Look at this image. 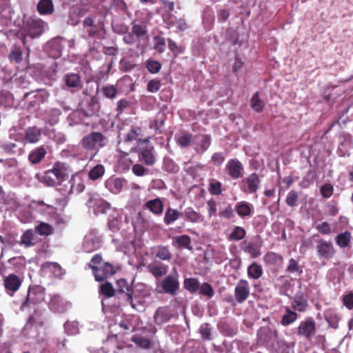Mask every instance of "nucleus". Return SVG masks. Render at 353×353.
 Here are the masks:
<instances>
[{"label":"nucleus","mask_w":353,"mask_h":353,"mask_svg":"<svg viewBox=\"0 0 353 353\" xmlns=\"http://www.w3.org/2000/svg\"><path fill=\"white\" fill-rule=\"evenodd\" d=\"M103 261V258L101 254H94L89 263L87 264L88 267L92 270V274L97 281H103L107 278L112 276L116 273L114 267L110 263L105 262L101 267L98 265Z\"/></svg>","instance_id":"1"},{"label":"nucleus","mask_w":353,"mask_h":353,"mask_svg":"<svg viewBox=\"0 0 353 353\" xmlns=\"http://www.w3.org/2000/svg\"><path fill=\"white\" fill-rule=\"evenodd\" d=\"M69 176L68 166L65 163L57 162L52 170L46 171V185H61Z\"/></svg>","instance_id":"2"},{"label":"nucleus","mask_w":353,"mask_h":353,"mask_svg":"<svg viewBox=\"0 0 353 353\" xmlns=\"http://www.w3.org/2000/svg\"><path fill=\"white\" fill-rule=\"evenodd\" d=\"M107 137L99 132H92L81 140V146L86 150H98L105 146Z\"/></svg>","instance_id":"3"},{"label":"nucleus","mask_w":353,"mask_h":353,"mask_svg":"<svg viewBox=\"0 0 353 353\" xmlns=\"http://www.w3.org/2000/svg\"><path fill=\"white\" fill-rule=\"evenodd\" d=\"M174 272L165 276L161 283V288L163 292L170 295H176L179 289V274L174 270Z\"/></svg>","instance_id":"4"},{"label":"nucleus","mask_w":353,"mask_h":353,"mask_svg":"<svg viewBox=\"0 0 353 353\" xmlns=\"http://www.w3.org/2000/svg\"><path fill=\"white\" fill-rule=\"evenodd\" d=\"M44 300V292L41 287L34 286L29 288L26 301L22 303L21 308L24 309L31 304L37 305Z\"/></svg>","instance_id":"5"},{"label":"nucleus","mask_w":353,"mask_h":353,"mask_svg":"<svg viewBox=\"0 0 353 353\" xmlns=\"http://www.w3.org/2000/svg\"><path fill=\"white\" fill-rule=\"evenodd\" d=\"M43 23L41 19L35 17L29 18L26 23L24 30L26 35L31 38H35L40 36L43 32Z\"/></svg>","instance_id":"6"},{"label":"nucleus","mask_w":353,"mask_h":353,"mask_svg":"<svg viewBox=\"0 0 353 353\" xmlns=\"http://www.w3.org/2000/svg\"><path fill=\"white\" fill-rule=\"evenodd\" d=\"M225 171L232 179L236 180L243 177L244 167L239 160L237 159H232L226 163Z\"/></svg>","instance_id":"7"},{"label":"nucleus","mask_w":353,"mask_h":353,"mask_svg":"<svg viewBox=\"0 0 353 353\" xmlns=\"http://www.w3.org/2000/svg\"><path fill=\"white\" fill-rule=\"evenodd\" d=\"M316 331V323L312 318H307L301 321L297 328L298 335L305 337L307 340H310Z\"/></svg>","instance_id":"8"},{"label":"nucleus","mask_w":353,"mask_h":353,"mask_svg":"<svg viewBox=\"0 0 353 353\" xmlns=\"http://www.w3.org/2000/svg\"><path fill=\"white\" fill-rule=\"evenodd\" d=\"M250 285L245 279H241L234 288V297L237 303H242L250 296Z\"/></svg>","instance_id":"9"},{"label":"nucleus","mask_w":353,"mask_h":353,"mask_svg":"<svg viewBox=\"0 0 353 353\" xmlns=\"http://www.w3.org/2000/svg\"><path fill=\"white\" fill-rule=\"evenodd\" d=\"M316 250L320 258L330 259L335 254V250L330 241L321 239L316 245Z\"/></svg>","instance_id":"10"},{"label":"nucleus","mask_w":353,"mask_h":353,"mask_svg":"<svg viewBox=\"0 0 353 353\" xmlns=\"http://www.w3.org/2000/svg\"><path fill=\"white\" fill-rule=\"evenodd\" d=\"M23 279L14 274H10L3 279V285L8 294L12 295L21 287Z\"/></svg>","instance_id":"11"},{"label":"nucleus","mask_w":353,"mask_h":353,"mask_svg":"<svg viewBox=\"0 0 353 353\" xmlns=\"http://www.w3.org/2000/svg\"><path fill=\"white\" fill-rule=\"evenodd\" d=\"M246 183L247 187L243 188L244 192L245 193H255L256 192L261 180L259 177V175L256 173H252L250 174L244 181Z\"/></svg>","instance_id":"12"},{"label":"nucleus","mask_w":353,"mask_h":353,"mask_svg":"<svg viewBox=\"0 0 353 353\" xmlns=\"http://www.w3.org/2000/svg\"><path fill=\"white\" fill-rule=\"evenodd\" d=\"M48 307L54 312L63 313L67 310V303L59 295H54L50 299Z\"/></svg>","instance_id":"13"},{"label":"nucleus","mask_w":353,"mask_h":353,"mask_svg":"<svg viewBox=\"0 0 353 353\" xmlns=\"http://www.w3.org/2000/svg\"><path fill=\"white\" fill-rule=\"evenodd\" d=\"M263 261L266 265L280 268L283 263V257L278 253L268 252L263 256Z\"/></svg>","instance_id":"14"},{"label":"nucleus","mask_w":353,"mask_h":353,"mask_svg":"<svg viewBox=\"0 0 353 353\" xmlns=\"http://www.w3.org/2000/svg\"><path fill=\"white\" fill-rule=\"evenodd\" d=\"M172 315L168 307H159L154 315V323L157 325L163 324L172 318Z\"/></svg>","instance_id":"15"},{"label":"nucleus","mask_w":353,"mask_h":353,"mask_svg":"<svg viewBox=\"0 0 353 353\" xmlns=\"http://www.w3.org/2000/svg\"><path fill=\"white\" fill-rule=\"evenodd\" d=\"M117 285L118 288V292L121 293H125L127 296V301L131 305V306L134 308V305L133 303L132 298V289L129 285L127 281L124 279H119L117 281Z\"/></svg>","instance_id":"16"},{"label":"nucleus","mask_w":353,"mask_h":353,"mask_svg":"<svg viewBox=\"0 0 353 353\" xmlns=\"http://www.w3.org/2000/svg\"><path fill=\"white\" fill-rule=\"evenodd\" d=\"M144 208L149 210L154 215L159 216L163 212V203L160 198H156L148 201L144 204Z\"/></svg>","instance_id":"17"},{"label":"nucleus","mask_w":353,"mask_h":353,"mask_svg":"<svg viewBox=\"0 0 353 353\" xmlns=\"http://www.w3.org/2000/svg\"><path fill=\"white\" fill-rule=\"evenodd\" d=\"M100 243L99 238L93 235H88L85 236L83 241V248L86 252H92L99 248Z\"/></svg>","instance_id":"18"},{"label":"nucleus","mask_w":353,"mask_h":353,"mask_svg":"<svg viewBox=\"0 0 353 353\" xmlns=\"http://www.w3.org/2000/svg\"><path fill=\"white\" fill-rule=\"evenodd\" d=\"M46 273L50 274L49 276L53 278L61 279L64 274V271L61 265L54 262H46Z\"/></svg>","instance_id":"19"},{"label":"nucleus","mask_w":353,"mask_h":353,"mask_svg":"<svg viewBox=\"0 0 353 353\" xmlns=\"http://www.w3.org/2000/svg\"><path fill=\"white\" fill-rule=\"evenodd\" d=\"M148 270L154 277L158 278L167 274L168 266L163 263H150L148 265Z\"/></svg>","instance_id":"20"},{"label":"nucleus","mask_w":353,"mask_h":353,"mask_svg":"<svg viewBox=\"0 0 353 353\" xmlns=\"http://www.w3.org/2000/svg\"><path fill=\"white\" fill-rule=\"evenodd\" d=\"M292 307L299 312H305L308 304L307 299L304 297L303 293H299L295 295L292 302Z\"/></svg>","instance_id":"21"},{"label":"nucleus","mask_w":353,"mask_h":353,"mask_svg":"<svg viewBox=\"0 0 353 353\" xmlns=\"http://www.w3.org/2000/svg\"><path fill=\"white\" fill-rule=\"evenodd\" d=\"M124 184V179L121 178L109 179L105 181V187L112 193L120 192Z\"/></svg>","instance_id":"22"},{"label":"nucleus","mask_w":353,"mask_h":353,"mask_svg":"<svg viewBox=\"0 0 353 353\" xmlns=\"http://www.w3.org/2000/svg\"><path fill=\"white\" fill-rule=\"evenodd\" d=\"M234 210L240 217L244 218L251 215L252 205L245 201H240L236 204Z\"/></svg>","instance_id":"23"},{"label":"nucleus","mask_w":353,"mask_h":353,"mask_svg":"<svg viewBox=\"0 0 353 353\" xmlns=\"http://www.w3.org/2000/svg\"><path fill=\"white\" fill-rule=\"evenodd\" d=\"M181 215L177 210L169 207L165 212L163 222L166 225H169L176 221Z\"/></svg>","instance_id":"24"},{"label":"nucleus","mask_w":353,"mask_h":353,"mask_svg":"<svg viewBox=\"0 0 353 353\" xmlns=\"http://www.w3.org/2000/svg\"><path fill=\"white\" fill-rule=\"evenodd\" d=\"M70 183L71 184L70 192L72 194L82 192L85 189L82 179L77 175L72 176Z\"/></svg>","instance_id":"25"},{"label":"nucleus","mask_w":353,"mask_h":353,"mask_svg":"<svg viewBox=\"0 0 353 353\" xmlns=\"http://www.w3.org/2000/svg\"><path fill=\"white\" fill-rule=\"evenodd\" d=\"M41 130L36 127L28 128L26 132L25 140L30 143L37 142L41 138Z\"/></svg>","instance_id":"26"},{"label":"nucleus","mask_w":353,"mask_h":353,"mask_svg":"<svg viewBox=\"0 0 353 353\" xmlns=\"http://www.w3.org/2000/svg\"><path fill=\"white\" fill-rule=\"evenodd\" d=\"M48 56L57 59L61 56V45L59 40H54L48 43Z\"/></svg>","instance_id":"27"},{"label":"nucleus","mask_w":353,"mask_h":353,"mask_svg":"<svg viewBox=\"0 0 353 353\" xmlns=\"http://www.w3.org/2000/svg\"><path fill=\"white\" fill-rule=\"evenodd\" d=\"M140 161H143L147 165H152L156 161L155 157L152 152V149H143L139 154Z\"/></svg>","instance_id":"28"},{"label":"nucleus","mask_w":353,"mask_h":353,"mask_svg":"<svg viewBox=\"0 0 353 353\" xmlns=\"http://www.w3.org/2000/svg\"><path fill=\"white\" fill-rule=\"evenodd\" d=\"M175 139L178 145L181 147H188L192 142V135L185 131L181 132L176 134Z\"/></svg>","instance_id":"29"},{"label":"nucleus","mask_w":353,"mask_h":353,"mask_svg":"<svg viewBox=\"0 0 353 353\" xmlns=\"http://www.w3.org/2000/svg\"><path fill=\"white\" fill-rule=\"evenodd\" d=\"M37 241L32 229L26 230L21 237V243L26 247L34 245Z\"/></svg>","instance_id":"30"},{"label":"nucleus","mask_w":353,"mask_h":353,"mask_svg":"<svg viewBox=\"0 0 353 353\" xmlns=\"http://www.w3.org/2000/svg\"><path fill=\"white\" fill-rule=\"evenodd\" d=\"M8 59L11 63H19L23 60V52L19 46H14L8 55Z\"/></svg>","instance_id":"31"},{"label":"nucleus","mask_w":353,"mask_h":353,"mask_svg":"<svg viewBox=\"0 0 353 353\" xmlns=\"http://www.w3.org/2000/svg\"><path fill=\"white\" fill-rule=\"evenodd\" d=\"M351 237V233L348 231L340 233L336 236V243L340 248H346L350 243Z\"/></svg>","instance_id":"32"},{"label":"nucleus","mask_w":353,"mask_h":353,"mask_svg":"<svg viewBox=\"0 0 353 353\" xmlns=\"http://www.w3.org/2000/svg\"><path fill=\"white\" fill-rule=\"evenodd\" d=\"M183 214L185 219L192 223H198L202 221L201 214L194 210L192 208H188Z\"/></svg>","instance_id":"33"},{"label":"nucleus","mask_w":353,"mask_h":353,"mask_svg":"<svg viewBox=\"0 0 353 353\" xmlns=\"http://www.w3.org/2000/svg\"><path fill=\"white\" fill-rule=\"evenodd\" d=\"M165 116L162 113H159L157 115V118L153 121H151L149 127L151 129H153L155 131V133L161 132V128L164 125Z\"/></svg>","instance_id":"34"},{"label":"nucleus","mask_w":353,"mask_h":353,"mask_svg":"<svg viewBox=\"0 0 353 353\" xmlns=\"http://www.w3.org/2000/svg\"><path fill=\"white\" fill-rule=\"evenodd\" d=\"M263 274V269L261 265L256 263H252L248 268V274L254 279H259Z\"/></svg>","instance_id":"35"},{"label":"nucleus","mask_w":353,"mask_h":353,"mask_svg":"<svg viewBox=\"0 0 353 353\" xmlns=\"http://www.w3.org/2000/svg\"><path fill=\"white\" fill-rule=\"evenodd\" d=\"M286 272L290 274H296L299 276L303 273V268L296 259H290L286 268Z\"/></svg>","instance_id":"36"},{"label":"nucleus","mask_w":353,"mask_h":353,"mask_svg":"<svg viewBox=\"0 0 353 353\" xmlns=\"http://www.w3.org/2000/svg\"><path fill=\"white\" fill-rule=\"evenodd\" d=\"M251 108L256 112H261L264 108V102L260 99L259 92H255L251 99Z\"/></svg>","instance_id":"37"},{"label":"nucleus","mask_w":353,"mask_h":353,"mask_svg":"<svg viewBox=\"0 0 353 353\" xmlns=\"http://www.w3.org/2000/svg\"><path fill=\"white\" fill-rule=\"evenodd\" d=\"M286 313L283 316L281 324L284 326L288 325L294 322L297 319V314L292 311L289 307L285 308Z\"/></svg>","instance_id":"38"},{"label":"nucleus","mask_w":353,"mask_h":353,"mask_svg":"<svg viewBox=\"0 0 353 353\" xmlns=\"http://www.w3.org/2000/svg\"><path fill=\"white\" fill-rule=\"evenodd\" d=\"M65 82L68 87L77 88L80 85L81 78L77 74L70 73L65 75Z\"/></svg>","instance_id":"39"},{"label":"nucleus","mask_w":353,"mask_h":353,"mask_svg":"<svg viewBox=\"0 0 353 353\" xmlns=\"http://www.w3.org/2000/svg\"><path fill=\"white\" fill-rule=\"evenodd\" d=\"M131 31L138 40H140L147 36L148 33L147 27L143 24H133Z\"/></svg>","instance_id":"40"},{"label":"nucleus","mask_w":353,"mask_h":353,"mask_svg":"<svg viewBox=\"0 0 353 353\" xmlns=\"http://www.w3.org/2000/svg\"><path fill=\"white\" fill-rule=\"evenodd\" d=\"M243 249L249 253L252 257L256 258L261 254L260 249L251 242H243Z\"/></svg>","instance_id":"41"},{"label":"nucleus","mask_w":353,"mask_h":353,"mask_svg":"<svg viewBox=\"0 0 353 353\" xmlns=\"http://www.w3.org/2000/svg\"><path fill=\"white\" fill-rule=\"evenodd\" d=\"M44 157V148L41 146L35 150L31 152L29 154V160L32 163H38Z\"/></svg>","instance_id":"42"},{"label":"nucleus","mask_w":353,"mask_h":353,"mask_svg":"<svg viewBox=\"0 0 353 353\" xmlns=\"http://www.w3.org/2000/svg\"><path fill=\"white\" fill-rule=\"evenodd\" d=\"M105 173V168L101 164L95 165L88 173L91 180L95 181L101 178Z\"/></svg>","instance_id":"43"},{"label":"nucleus","mask_w":353,"mask_h":353,"mask_svg":"<svg viewBox=\"0 0 353 353\" xmlns=\"http://www.w3.org/2000/svg\"><path fill=\"white\" fill-rule=\"evenodd\" d=\"M245 234L246 231L243 228L240 226H236L229 235V240L240 241L245 236Z\"/></svg>","instance_id":"44"},{"label":"nucleus","mask_w":353,"mask_h":353,"mask_svg":"<svg viewBox=\"0 0 353 353\" xmlns=\"http://www.w3.org/2000/svg\"><path fill=\"white\" fill-rule=\"evenodd\" d=\"M184 286L186 290L192 293H194L199 290L200 283L196 279L188 278L185 279Z\"/></svg>","instance_id":"45"},{"label":"nucleus","mask_w":353,"mask_h":353,"mask_svg":"<svg viewBox=\"0 0 353 353\" xmlns=\"http://www.w3.org/2000/svg\"><path fill=\"white\" fill-rule=\"evenodd\" d=\"M156 256L163 261H170L172 257V254L166 246H159L157 248Z\"/></svg>","instance_id":"46"},{"label":"nucleus","mask_w":353,"mask_h":353,"mask_svg":"<svg viewBox=\"0 0 353 353\" xmlns=\"http://www.w3.org/2000/svg\"><path fill=\"white\" fill-rule=\"evenodd\" d=\"M298 193L295 190H292L288 193L285 199V203L288 206L294 208L298 205Z\"/></svg>","instance_id":"47"},{"label":"nucleus","mask_w":353,"mask_h":353,"mask_svg":"<svg viewBox=\"0 0 353 353\" xmlns=\"http://www.w3.org/2000/svg\"><path fill=\"white\" fill-rule=\"evenodd\" d=\"M163 168L166 172L172 173H176L179 170V166L170 158L164 159Z\"/></svg>","instance_id":"48"},{"label":"nucleus","mask_w":353,"mask_h":353,"mask_svg":"<svg viewBox=\"0 0 353 353\" xmlns=\"http://www.w3.org/2000/svg\"><path fill=\"white\" fill-rule=\"evenodd\" d=\"M132 341L143 349H149L151 346L150 340L142 336H133L132 338Z\"/></svg>","instance_id":"49"},{"label":"nucleus","mask_w":353,"mask_h":353,"mask_svg":"<svg viewBox=\"0 0 353 353\" xmlns=\"http://www.w3.org/2000/svg\"><path fill=\"white\" fill-rule=\"evenodd\" d=\"M174 240L179 247H183L188 249H191V247L190 246L191 239L188 235L183 234L181 236H177L175 237Z\"/></svg>","instance_id":"50"},{"label":"nucleus","mask_w":353,"mask_h":353,"mask_svg":"<svg viewBox=\"0 0 353 353\" xmlns=\"http://www.w3.org/2000/svg\"><path fill=\"white\" fill-rule=\"evenodd\" d=\"M100 292L108 298L112 297L115 294L112 285L109 282H105L101 285Z\"/></svg>","instance_id":"51"},{"label":"nucleus","mask_w":353,"mask_h":353,"mask_svg":"<svg viewBox=\"0 0 353 353\" xmlns=\"http://www.w3.org/2000/svg\"><path fill=\"white\" fill-rule=\"evenodd\" d=\"M145 65L148 71L152 74H157L161 69V63L154 60L148 59L146 61Z\"/></svg>","instance_id":"52"},{"label":"nucleus","mask_w":353,"mask_h":353,"mask_svg":"<svg viewBox=\"0 0 353 353\" xmlns=\"http://www.w3.org/2000/svg\"><path fill=\"white\" fill-rule=\"evenodd\" d=\"M209 192L213 195H220L222 192V184L214 179L210 183Z\"/></svg>","instance_id":"53"},{"label":"nucleus","mask_w":353,"mask_h":353,"mask_svg":"<svg viewBox=\"0 0 353 353\" xmlns=\"http://www.w3.org/2000/svg\"><path fill=\"white\" fill-rule=\"evenodd\" d=\"M154 49L159 53H162L165 49V39L161 37H155L154 38Z\"/></svg>","instance_id":"54"},{"label":"nucleus","mask_w":353,"mask_h":353,"mask_svg":"<svg viewBox=\"0 0 353 353\" xmlns=\"http://www.w3.org/2000/svg\"><path fill=\"white\" fill-rule=\"evenodd\" d=\"M211 145V137L209 134H203L201 135L200 140V151L203 152L208 149V148Z\"/></svg>","instance_id":"55"},{"label":"nucleus","mask_w":353,"mask_h":353,"mask_svg":"<svg viewBox=\"0 0 353 353\" xmlns=\"http://www.w3.org/2000/svg\"><path fill=\"white\" fill-rule=\"evenodd\" d=\"M161 81L157 79H154L148 83L147 90L149 92L155 93L158 92L161 88Z\"/></svg>","instance_id":"56"},{"label":"nucleus","mask_w":353,"mask_h":353,"mask_svg":"<svg viewBox=\"0 0 353 353\" xmlns=\"http://www.w3.org/2000/svg\"><path fill=\"white\" fill-rule=\"evenodd\" d=\"M102 92L106 98L114 99L117 94V90L114 85H107L103 87Z\"/></svg>","instance_id":"57"},{"label":"nucleus","mask_w":353,"mask_h":353,"mask_svg":"<svg viewBox=\"0 0 353 353\" xmlns=\"http://www.w3.org/2000/svg\"><path fill=\"white\" fill-rule=\"evenodd\" d=\"M199 293L203 295L208 296L211 298L214 295V290L210 284L208 283H203L199 286Z\"/></svg>","instance_id":"58"},{"label":"nucleus","mask_w":353,"mask_h":353,"mask_svg":"<svg viewBox=\"0 0 353 353\" xmlns=\"http://www.w3.org/2000/svg\"><path fill=\"white\" fill-rule=\"evenodd\" d=\"M141 128L139 127L132 128L125 135V141H132L136 140L141 133Z\"/></svg>","instance_id":"59"},{"label":"nucleus","mask_w":353,"mask_h":353,"mask_svg":"<svg viewBox=\"0 0 353 353\" xmlns=\"http://www.w3.org/2000/svg\"><path fill=\"white\" fill-rule=\"evenodd\" d=\"M94 208L97 212L104 213L110 208V204L105 201L99 199L96 200V202L94 203Z\"/></svg>","instance_id":"60"},{"label":"nucleus","mask_w":353,"mask_h":353,"mask_svg":"<svg viewBox=\"0 0 353 353\" xmlns=\"http://www.w3.org/2000/svg\"><path fill=\"white\" fill-rule=\"evenodd\" d=\"M209 326L208 323H205L201 325L199 330L202 339L205 341L211 339V330Z\"/></svg>","instance_id":"61"},{"label":"nucleus","mask_w":353,"mask_h":353,"mask_svg":"<svg viewBox=\"0 0 353 353\" xmlns=\"http://www.w3.org/2000/svg\"><path fill=\"white\" fill-rule=\"evenodd\" d=\"M321 194L324 198H330L333 194L334 188L330 183H325L321 188Z\"/></svg>","instance_id":"62"},{"label":"nucleus","mask_w":353,"mask_h":353,"mask_svg":"<svg viewBox=\"0 0 353 353\" xmlns=\"http://www.w3.org/2000/svg\"><path fill=\"white\" fill-rule=\"evenodd\" d=\"M130 102L125 99H121L117 102V116H119L121 114L124 110L126 109L130 106Z\"/></svg>","instance_id":"63"},{"label":"nucleus","mask_w":353,"mask_h":353,"mask_svg":"<svg viewBox=\"0 0 353 353\" xmlns=\"http://www.w3.org/2000/svg\"><path fill=\"white\" fill-rule=\"evenodd\" d=\"M343 304L350 310H353V292L344 295L342 298Z\"/></svg>","instance_id":"64"}]
</instances>
